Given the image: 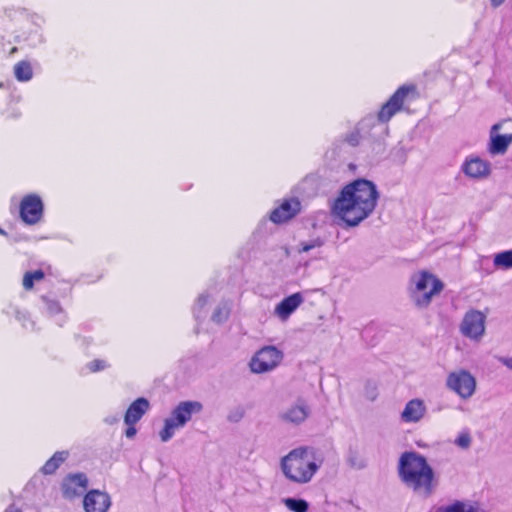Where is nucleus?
Instances as JSON below:
<instances>
[{
    "mask_svg": "<svg viewBox=\"0 0 512 512\" xmlns=\"http://www.w3.org/2000/svg\"><path fill=\"white\" fill-rule=\"evenodd\" d=\"M460 169L468 179L475 181L485 180L489 178L492 173L490 161L474 154L464 159Z\"/></svg>",
    "mask_w": 512,
    "mask_h": 512,
    "instance_id": "8",
    "label": "nucleus"
},
{
    "mask_svg": "<svg viewBox=\"0 0 512 512\" xmlns=\"http://www.w3.org/2000/svg\"><path fill=\"white\" fill-rule=\"evenodd\" d=\"M209 302V295L208 294H201L195 301V304L193 306V314L196 319H199L204 312V308Z\"/></svg>",
    "mask_w": 512,
    "mask_h": 512,
    "instance_id": "27",
    "label": "nucleus"
},
{
    "mask_svg": "<svg viewBox=\"0 0 512 512\" xmlns=\"http://www.w3.org/2000/svg\"><path fill=\"white\" fill-rule=\"evenodd\" d=\"M401 480L416 493L427 496L432 492L434 472L425 457L416 452H405L399 459Z\"/></svg>",
    "mask_w": 512,
    "mask_h": 512,
    "instance_id": "3",
    "label": "nucleus"
},
{
    "mask_svg": "<svg viewBox=\"0 0 512 512\" xmlns=\"http://www.w3.org/2000/svg\"><path fill=\"white\" fill-rule=\"evenodd\" d=\"M117 421H118V419H117L116 417H111V418H106V419H105V422H106L107 424H114V423H116Z\"/></svg>",
    "mask_w": 512,
    "mask_h": 512,
    "instance_id": "35",
    "label": "nucleus"
},
{
    "mask_svg": "<svg viewBox=\"0 0 512 512\" xmlns=\"http://www.w3.org/2000/svg\"><path fill=\"white\" fill-rule=\"evenodd\" d=\"M414 90L413 86L400 87L390 99L382 106L378 113L381 122L389 121L398 111L401 110L408 94Z\"/></svg>",
    "mask_w": 512,
    "mask_h": 512,
    "instance_id": "11",
    "label": "nucleus"
},
{
    "mask_svg": "<svg viewBox=\"0 0 512 512\" xmlns=\"http://www.w3.org/2000/svg\"><path fill=\"white\" fill-rule=\"evenodd\" d=\"M322 244L320 239H314L309 242L300 243L297 247V251L298 253H306L314 248L321 247Z\"/></svg>",
    "mask_w": 512,
    "mask_h": 512,
    "instance_id": "31",
    "label": "nucleus"
},
{
    "mask_svg": "<svg viewBox=\"0 0 512 512\" xmlns=\"http://www.w3.org/2000/svg\"><path fill=\"white\" fill-rule=\"evenodd\" d=\"M127 426L124 434L127 438L132 439L137 434L136 424H125Z\"/></svg>",
    "mask_w": 512,
    "mask_h": 512,
    "instance_id": "32",
    "label": "nucleus"
},
{
    "mask_svg": "<svg viewBox=\"0 0 512 512\" xmlns=\"http://www.w3.org/2000/svg\"><path fill=\"white\" fill-rule=\"evenodd\" d=\"M284 506L291 512H308L309 503L304 499L286 497L282 499Z\"/></svg>",
    "mask_w": 512,
    "mask_h": 512,
    "instance_id": "23",
    "label": "nucleus"
},
{
    "mask_svg": "<svg viewBox=\"0 0 512 512\" xmlns=\"http://www.w3.org/2000/svg\"><path fill=\"white\" fill-rule=\"evenodd\" d=\"M14 75L18 81H29L33 76L31 65L26 61L17 63L14 66Z\"/></svg>",
    "mask_w": 512,
    "mask_h": 512,
    "instance_id": "25",
    "label": "nucleus"
},
{
    "mask_svg": "<svg viewBox=\"0 0 512 512\" xmlns=\"http://www.w3.org/2000/svg\"><path fill=\"white\" fill-rule=\"evenodd\" d=\"M43 203L38 195L25 196L20 205V216L27 224H36L42 217Z\"/></svg>",
    "mask_w": 512,
    "mask_h": 512,
    "instance_id": "12",
    "label": "nucleus"
},
{
    "mask_svg": "<svg viewBox=\"0 0 512 512\" xmlns=\"http://www.w3.org/2000/svg\"><path fill=\"white\" fill-rule=\"evenodd\" d=\"M283 352L275 346H264L251 357L248 367L253 374L274 371L282 362Z\"/></svg>",
    "mask_w": 512,
    "mask_h": 512,
    "instance_id": "6",
    "label": "nucleus"
},
{
    "mask_svg": "<svg viewBox=\"0 0 512 512\" xmlns=\"http://www.w3.org/2000/svg\"><path fill=\"white\" fill-rule=\"evenodd\" d=\"M503 123L494 124L489 131L487 151L490 155H504L512 144V133H500Z\"/></svg>",
    "mask_w": 512,
    "mask_h": 512,
    "instance_id": "10",
    "label": "nucleus"
},
{
    "mask_svg": "<svg viewBox=\"0 0 512 512\" xmlns=\"http://www.w3.org/2000/svg\"><path fill=\"white\" fill-rule=\"evenodd\" d=\"M0 234H5V232L0 228Z\"/></svg>",
    "mask_w": 512,
    "mask_h": 512,
    "instance_id": "37",
    "label": "nucleus"
},
{
    "mask_svg": "<svg viewBox=\"0 0 512 512\" xmlns=\"http://www.w3.org/2000/svg\"><path fill=\"white\" fill-rule=\"evenodd\" d=\"M109 366H110L109 363L104 359H94V360L90 361L86 367L90 372L94 373V372H99V371L105 370Z\"/></svg>",
    "mask_w": 512,
    "mask_h": 512,
    "instance_id": "30",
    "label": "nucleus"
},
{
    "mask_svg": "<svg viewBox=\"0 0 512 512\" xmlns=\"http://www.w3.org/2000/svg\"><path fill=\"white\" fill-rule=\"evenodd\" d=\"M68 451H58L56 452L46 463L42 466L41 471L43 474L51 475L53 474L61 464L65 462L68 458Z\"/></svg>",
    "mask_w": 512,
    "mask_h": 512,
    "instance_id": "21",
    "label": "nucleus"
},
{
    "mask_svg": "<svg viewBox=\"0 0 512 512\" xmlns=\"http://www.w3.org/2000/svg\"><path fill=\"white\" fill-rule=\"evenodd\" d=\"M5 512H22L21 509H19L18 507H15V506H9Z\"/></svg>",
    "mask_w": 512,
    "mask_h": 512,
    "instance_id": "34",
    "label": "nucleus"
},
{
    "mask_svg": "<svg viewBox=\"0 0 512 512\" xmlns=\"http://www.w3.org/2000/svg\"><path fill=\"white\" fill-rule=\"evenodd\" d=\"M443 283L428 271H419L412 275L409 292L412 301L419 308H426L434 296L443 290Z\"/></svg>",
    "mask_w": 512,
    "mask_h": 512,
    "instance_id": "4",
    "label": "nucleus"
},
{
    "mask_svg": "<svg viewBox=\"0 0 512 512\" xmlns=\"http://www.w3.org/2000/svg\"><path fill=\"white\" fill-rule=\"evenodd\" d=\"M427 414V406L423 399L413 398L409 400L401 414L400 419L406 424H416L421 422Z\"/></svg>",
    "mask_w": 512,
    "mask_h": 512,
    "instance_id": "15",
    "label": "nucleus"
},
{
    "mask_svg": "<svg viewBox=\"0 0 512 512\" xmlns=\"http://www.w3.org/2000/svg\"><path fill=\"white\" fill-rule=\"evenodd\" d=\"M203 405L199 401H182L176 405L170 415L164 420L163 428L159 431L162 442H168L176 431L183 428L194 414H199Z\"/></svg>",
    "mask_w": 512,
    "mask_h": 512,
    "instance_id": "5",
    "label": "nucleus"
},
{
    "mask_svg": "<svg viewBox=\"0 0 512 512\" xmlns=\"http://www.w3.org/2000/svg\"><path fill=\"white\" fill-rule=\"evenodd\" d=\"M88 485V479L84 474L67 476L62 483V491L65 498L72 499L82 495Z\"/></svg>",
    "mask_w": 512,
    "mask_h": 512,
    "instance_id": "16",
    "label": "nucleus"
},
{
    "mask_svg": "<svg viewBox=\"0 0 512 512\" xmlns=\"http://www.w3.org/2000/svg\"><path fill=\"white\" fill-rule=\"evenodd\" d=\"M301 210V202L297 198L284 199L270 213V220L275 224L284 223L295 217Z\"/></svg>",
    "mask_w": 512,
    "mask_h": 512,
    "instance_id": "13",
    "label": "nucleus"
},
{
    "mask_svg": "<svg viewBox=\"0 0 512 512\" xmlns=\"http://www.w3.org/2000/svg\"><path fill=\"white\" fill-rule=\"evenodd\" d=\"M471 441L472 439L470 433L467 431H462L461 433L458 434L454 443L455 445L462 449H467L470 447Z\"/></svg>",
    "mask_w": 512,
    "mask_h": 512,
    "instance_id": "29",
    "label": "nucleus"
},
{
    "mask_svg": "<svg viewBox=\"0 0 512 512\" xmlns=\"http://www.w3.org/2000/svg\"><path fill=\"white\" fill-rule=\"evenodd\" d=\"M379 199L376 185L366 179H357L345 185L334 200L333 215L349 227H355L375 210Z\"/></svg>",
    "mask_w": 512,
    "mask_h": 512,
    "instance_id": "1",
    "label": "nucleus"
},
{
    "mask_svg": "<svg viewBox=\"0 0 512 512\" xmlns=\"http://www.w3.org/2000/svg\"><path fill=\"white\" fill-rule=\"evenodd\" d=\"M322 464L323 459L314 448L300 446L280 458L279 468L288 482L306 485L312 482Z\"/></svg>",
    "mask_w": 512,
    "mask_h": 512,
    "instance_id": "2",
    "label": "nucleus"
},
{
    "mask_svg": "<svg viewBox=\"0 0 512 512\" xmlns=\"http://www.w3.org/2000/svg\"><path fill=\"white\" fill-rule=\"evenodd\" d=\"M43 301L45 303L46 312L50 316H57V315H61L63 313L62 308L57 301L50 300L46 297H43Z\"/></svg>",
    "mask_w": 512,
    "mask_h": 512,
    "instance_id": "28",
    "label": "nucleus"
},
{
    "mask_svg": "<svg viewBox=\"0 0 512 512\" xmlns=\"http://www.w3.org/2000/svg\"><path fill=\"white\" fill-rule=\"evenodd\" d=\"M485 315L477 310L465 314L460 330L461 333L475 341H479L485 333Z\"/></svg>",
    "mask_w": 512,
    "mask_h": 512,
    "instance_id": "9",
    "label": "nucleus"
},
{
    "mask_svg": "<svg viewBox=\"0 0 512 512\" xmlns=\"http://www.w3.org/2000/svg\"><path fill=\"white\" fill-rule=\"evenodd\" d=\"M111 505L110 495L105 491L97 489L87 492L83 499L85 512H108Z\"/></svg>",
    "mask_w": 512,
    "mask_h": 512,
    "instance_id": "14",
    "label": "nucleus"
},
{
    "mask_svg": "<svg viewBox=\"0 0 512 512\" xmlns=\"http://www.w3.org/2000/svg\"><path fill=\"white\" fill-rule=\"evenodd\" d=\"M446 386L462 400L470 399L476 391V378L465 369H458L448 374Z\"/></svg>",
    "mask_w": 512,
    "mask_h": 512,
    "instance_id": "7",
    "label": "nucleus"
},
{
    "mask_svg": "<svg viewBox=\"0 0 512 512\" xmlns=\"http://www.w3.org/2000/svg\"><path fill=\"white\" fill-rule=\"evenodd\" d=\"M303 301L304 298L300 293H294L276 305L274 315L281 321H286Z\"/></svg>",
    "mask_w": 512,
    "mask_h": 512,
    "instance_id": "17",
    "label": "nucleus"
},
{
    "mask_svg": "<svg viewBox=\"0 0 512 512\" xmlns=\"http://www.w3.org/2000/svg\"><path fill=\"white\" fill-rule=\"evenodd\" d=\"M230 311H231L230 303L227 301L221 302L214 309L211 319L213 322H215L217 324L223 323L228 319V317L230 315Z\"/></svg>",
    "mask_w": 512,
    "mask_h": 512,
    "instance_id": "24",
    "label": "nucleus"
},
{
    "mask_svg": "<svg viewBox=\"0 0 512 512\" xmlns=\"http://www.w3.org/2000/svg\"><path fill=\"white\" fill-rule=\"evenodd\" d=\"M493 265L496 269L508 270L512 268V249L497 253L493 257Z\"/></svg>",
    "mask_w": 512,
    "mask_h": 512,
    "instance_id": "22",
    "label": "nucleus"
},
{
    "mask_svg": "<svg viewBox=\"0 0 512 512\" xmlns=\"http://www.w3.org/2000/svg\"><path fill=\"white\" fill-rule=\"evenodd\" d=\"M150 403L146 398L140 397L133 401L124 415L125 424H136L149 411Z\"/></svg>",
    "mask_w": 512,
    "mask_h": 512,
    "instance_id": "18",
    "label": "nucleus"
},
{
    "mask_svg": "<svg viewBox=\"0 0 512 512\" xmlns=\"http://www.w3.org/2000/svg\"><path fill=\"white\" fill-rule=\"evenodd\" d=\"M308 415V406L304 402H297L282 412L281 419L285 422L300 424L306 420Z\"/></svg>",
    "mask_w": 512,
    "mask_h": 512,
    "instance_id": "19",
    "label": "nucleus"
},
{
    "mask_svg": "<svg viewBox=\"0 0 512 512\" xmlns=\"http://www.w3.org/2000/svg\"><path fill=\"white\" fill-rule=\"evenodd\" d=\"M44 273L42 270H35L32 272H26L23 277V287L26 290H30L33 288L35 282H39L43 280Z\"/></svg>",
    "mask_w": 512,
    "mask_h": 512,
    "instance_id": "26",
    "label": "nucleus"
},
{
    "mask_svg": "<svg viewBox=\"0 0 512 512\" xmlns=\"http://www.w3.org/2000/svg\"><path fill=\"white\" fill-rule=\"evenodd\" d=\"M435 512H481L477 503L471 501H454L439 506Z\"/></svg>",
    "mask_w": 512,
    "mask_h": 512,
    "instance_id": "20",
    "label": "nucleus"
},
{
    "mask_svg": "<svg viewBox=\"0 0 512 512\" xmlns=\"http://www.w3.org/2000/svg\"><path fill=\"white\" fill-rule=\"evenodd\" d=\"M504 2V0H491L493 6L498 7Z\"/></svg>",
    "mask_w": 512,
    "mask_h": 512,
    "instance_id": "36",
    "label": "nucleus"
},
{
    "mask_svg": "<svg viewBox=\"0 0 512 512\" xmlns=\"http://www.w3.org/2000/svg\"><path fill=\"white\" fill-rule=\"evenodd\" d=\"M498 361L512 371V356H501L498 358Z\"/></svg>",
    "mask_w": 512,
    "mask_h": 512,
    "instance_id": "33",
    "label": "nucleus"
}]
</instances>
